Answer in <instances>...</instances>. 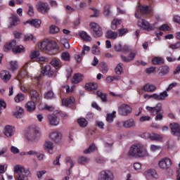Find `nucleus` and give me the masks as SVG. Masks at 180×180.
Here are the masks:
<instances>
[{
  "instance_id": "obj_1",
  "label": "nucleus",
  "mask_w": 180,
  "mask_h": 180,
  "mask_svg": "<svg viewBox=\"0 0 180 180\" xmlns=\"http://www.w3.org/2000/svg\"><path fill=\"white\" fill-rule=\"evenodd\" d=\"M128 155L131 158H143L148 155V152L143 143H134L129 148Z\"/></svg>"
},
{
  "instance_id": "obj_2",
  "label": "nucleus",
  "mask_w": 180,
  "mask_h": 180,
  "mask_svg": "<svg viewBox=\"0 0 180 180\" xmlns=\"http://www.w3.org/2000/svg\"><path fill=\"white\" fill-rule=\"evenodd\" d=\"M14 172L18 174L16 176L17 180H27L29 176H31L30 170L28 169H25V167L20 165H16L14 167Z\"/></svg>"
},
{
  "instance_id": "obj_3",
  "label": "nucleus",
  "mask_w": 180,
  "mask_h": 180,
  "mask_svg": "<svg viewBox=\"0 0 180 180\" xmlns=\"http://www.w3.org/2000/svg\"><path fill=\"white\" fill-rule=\"evenodd\" d=\"M9 50H12L14 54H18L25 51V47L22 45L16 46V40H13L11 42L6 44L4 46L5 51H9Z\"/></svg>"
},
{
  "instance_id": "obj_4",
  "label": "nucleus",
  "mask_w": 180,
  "mask_h": 180,
  "mask_svg": "<svg viewBox=\"0 0 180 180\" xmlns=\"http://www.w3.org/2000/svg\"><path fill=\"white\" fill-rule=\"evenodd\" d=\"M25 137L28 141H37L40 139V131L36 127L31 128L25 134Z\"/></svg>"
},
{
  "instance_id": "obj_5",
  "label": "nucleus",
  "mask_w": 180,
  "mask_h": 180,
  "mask_svg": "<svg viewBox=\"0 0 180 180\" xmlns=\"http://www.w3.org/2000/svg\"><path fill=\"white\" fill-rule=\"evenodd\" d=\"M39 49L42 51H51L57 49V42L54 41H44L39 45Z\"/></svg>"
},
{
  "instance_id": "obj_6",
  "label": "nucleus",
  "mask_w": 180,
  "mask_h": 180,
  "mask_svg": "<svg viewBox=\"0 0 180 180\" xmlns=\"http://www.w3.org/2000/svg\"><path fill=\"white\" fill-rule=\"evenodd\" d=\"M139 12L141 15L146 16V15H149V13L153 12V8L149 6H139L138 7L137 13H135V17L137 19H141V16L139 14Z\"/></svg>"
},
{
  "instance_id": "obj_7",
  "label": "nucleus",
  "mask_w": 180,
  "mask_h": 180,
  "mask_svg": "<svg viewBox=\"0 0 180 180\" xmlns=\"http://www.w3.org/2000/svg\"><path fill=\"white\" fill-rule=\"evenodd\" d=\"M36 8L39 13H42V15H47L49 12H50V6L49 3L38 1L36 5Z\"/></svg>"
},
{
  "instance_id": "obj_8",
  "label": "nucleus",
  "mask_w": 180,
  "mask_h": 180,
  "mask_svg": "<svg viewBox=\"0 0 180 180\" xmlns=\"http://www.w3.org/2000/svg\"><path fill=\"white\" fill-rule=\"evenodd\" d=\"M171 165H172V160H171L169 158H162L158 162L159 168H160V169H163L164 171H168V169L171 168Z\"/></svg>"
},
{
  "instance_id": "obj_9",
  "label": "nucleus",
  "mask_w": 180,
  "mask_h": 180,
  "mask_svg": "<svg viewBox=\"0 0 180 180\" xmlns=\"http://www.w3.org/2000/svg\"><path fill=\"white\" fill-rule=\"evenodd\" d=\"M137 25L139 27H142V29L144 30H147L148 32L154 30V29H155L154 25L150 24V22H148V21L146 20L145 19H140L138 20Z\"/></svg>"
},
{
  "instance_id": "obj_10",
  "label": "nucleus",
  "mask_w": 180,
  "mask_h": 180,
  "mask_svg": "<svg viewBox=\"0 0 180 180\" xmlns=\"http://www.w3.org/2000/svg\"><path fill=\"white\" fill-rule=\"evenodd\" d=\"M131 107L127 104H122L118 107V113L121 116H129L131 113Z\"/></svg>"
},
{
  "instance_id": "obj_11",
  "label": "nucleus",
  "mask_w": 180,
  "mask_h": 180,
  "mask_svg": "<svg viewBox=\"0 0 180 180\" xmlns=\"http://www.w3.org/2000/svg\"><path fill=\"white\" fill-rule=\"evenodd\" d=\"M146 110H148V112H150V113H151L153 116H155V115H158V113H163L161 103H158L156 106L153 108L150 106H146Z\"/></svg>"
},
{
  "instance_id": "obj_12",
  "label": "nucleus",
  "mask_w": 180,
  "mask_h": 180,
  "mask_svg": "<svg viewBox=\"0 0 180 180\" xmlns=\"http://www.w3.org/2000/svg\"><path fill=\"white\" fill-rule=\"evenodd\" d=\"M91 29L94 31V37H101L102 36V28L99 26V25L96 24V22H91L89 25Z\"/></svg>"
},
{
  "instance_id": "obj_13",
  "label": "nucleus",
  "mask_w": 180,
  "mask_h": 180,
  "mask_svg": "<svg viewBox=\"0 0 180 180\" xmlns=\"http://www.w3.org/2000/svg\"><path fill=\"white\" fill-rule=\"evenodd\" d=\"M98 180H113V174L109 170L101 171Z\"/></svg>"
},
{
  "instance_id": "obj_14",
  "label": "nucleus",
  "mask_w": 180,
  "mask_h": 180,
  "mask_svg": "<svg viewBox=\"0 0 180 180\" xmlns=\"http://www.w3.org/2000/svg\"><path fill=\"white\" fill-rule=\"evenodd\" d=\"M170 130L173 136L180 137V124L176 122L170 124Z\"/></svg>"
},
{
  "instance_id": "obj_15",
  "label": "nucleus",
  "mask_w": 180,
  "mask_h": 180,
  "mask_svg": "<svg viewBox=\"0 0 180 180\" xmlns=\"http://www.w3.org/2000/svg\"><path fill=\"white\" fill-rule=\"evenodd\" d=\"M30 96H31V101L34 102V103H40L41 101V98L40 97V94L37 91L32 89L30 91Z\"/></svg>"
},
{
  "instance_id": "obj_16",
  "label": "nucleus",
  "mask_w": 180,
  "mask_h": 180,
  "mask_svg": "<svg viewBox=\"0 0 180 180\" xmlns=\"http://www.w3.org/2000/svg\"><path fill=\"white\" fill-rule=\"evenodd\" d=\"M48 119L51 126H58L60 124V118L55 115H49Z\"/></svg>"
},
{
  "instance_id": "obj_17",
  "label": "nucleus",
  "mask_w": 180,
  "mask_h": 180,
  "mask_svg": "<svg viewBox=\"0 0 180 180\" xmlns=\"http://www.w3.org/2000/svg\"><path fill=\"white\" fill-rule=\"evenodd\" d=\"M4 136L6 137H12L13 136V133H15V127L6 125L4 130Z\"/></svg>"
},
{
  "instance_id": "obj_18",
  "label": "nucleus",
  "mask_w": 180,
  "mask_h": 180,
  "mask_svg": "<svg viewBox=\"0 0 180 180\" xmlns=\"http://www.w3.org/2000/svg\"><path fill=\"white\" fill-rule=\"evenodd\" d=\"M49 139L55 143H58L61 140V133L58 131H53L49 134Z\"/></svg>"
},
{
  "instance_id": "obj_19",
  "label": "nucleus",
  "mask_w": 180,
  "mask_h": 180,
  "mask_svg": "<svg viewBox=\"0 0 180 180\" xmlns=\"http://www.w3.org/2000/svg\"><path fill=\"white\" fill-rule=\"evenodd\" d=\"M42 74H44V75L49 77V78H51V77L54 75V71L51 70V66L48 65L44 67L42 70Z\"/></svg>"
},
{
  "instance_id": "obj_20",
  "label": "nucleus",
  "mask_w": 180,
  "mask_h": 180,
  "mask_svg": "<svg viewBox=\"0 0 180 180\" xmlns=\"http://www.w3.org/2000/svg\"><path fill=\"white\" fill-rule=\"evenodd\" d=\"M44 149L45 151H48L49 154H53V150H54V146L50 141H46L44 143Z\"/></svg>"
},
{
  "instance_id": "obj_21",
  "label": "nucleus",
  "mask_w": 180,
  "mask_h": 180,
  "mask_svg": "<svg viewBox=\"0 0 180 180\" xmlns=\"http://www.w3.org/2000/svg\"><path fill=\"white\" fill-rule=\"evenodd\" d=\"M149 139L152 141H160V143H162L164 136H162V134L152 133L149 135Z\"/></svg>"
},
{
  "instance_id": "obj_22",
  "label": "nucleus",
  "mask_w": 180,
  "mask_h": 180,
  "mask_svg": "<svg viewBox=\"0 0 180 180\" xmlns=\"http://www.w3.org/2000/svg\"><path fill=\"white\" fill-rule=\"evenodd\" d=\"M13 116L17 119H22L25 116V112L21 107H16V111L13 112Z\"/></svg>"
},
{
  "instance_id": "obj_23",
  "label": "nucleus",
  "mask_w": 180,
  "mask_h": 180,
  "mask_svg": "<svg viewBox=\"0 0 180 180\" xmlns=\"http://www.w3.org/2000/svg\"><path fill=\"white\" fill-rule=\"evenodd\" d=\"M7 68L8 70H10V71H16V70L19 68V65H18V61L11 60L7 63Z\"/></svg>"
},
{
  "instance_id": "obj_24",
  "label": "nucleus",
  "mask_w": 180,
  "mask_h": 180,
  "mask_svg": "<svg viewBox=\"0 0 180 180\" xmlns=\"http://www.w3.org/2000/svg\"><path fill=\"white\" fill-rule=\"evenodd\" d=\"M123 126L125 129H131V127H136V122L134 119L131 118L123 122Z\"/></svg>"
},
{
  "instance_id": "obj_25",
  "label": "nucleus",
  "mask_w": 180,
  "mask_h": 180,
  "mask_svg": "<svg viewBox=\"0 0 180 180\" xmlns=\"http://www.w3.org/2000/svg\"><path fill=\"white\" fill-rule=\"evenodd\" d=\"M142 91L145 92H154L157 89L155 85L146 84L141 88Z\"/></svg>"
},
{
  "instance_id": "obj_26",
  "label": "nucleus",
  "mask_w": 180,
  "mask_h": 180,
  "mask_svg": "<svg viewBox=\"0 0 180 180\" xmlns=\"http://www.w3.org/2000/svg\"><path fill=\"white\" fill-rule=\"evenodd\" d=\"M98 89V84L95 82H89L85 84V90L89 91H96Z\"/></svg>"
},
{
  "instance_id": "obj_27",
  "label": "nucleus",
  "mask_w": 180,
  "mask_h": 180,
  "mask_svg": "<svg viewBox=\"0 0 180 180\" xmlns=\"http://www.w3.org/2000/svg\"><path fill=\"white\" fill-rule=\"evenodd\" d=\"M50 64L52 67H54L56 70H60V68L63 67V65H61V60L57 58L52 59Z\"/></svg>"
},
{
  "instance_id": "obj_28",
  "label": "nucleus",
  "mask_w": 180,
  "mask_h": 180,
  "mask_svg": "<svg viewBox=\"0 0 180 180\" xmlns=\"http://www.w3.org/2000/svg\"><path fill=\"white\" fill-rule=\"evenodd\" d=\"M0 77L1 79L4 81V82H6L11 79V74L6 70H2L0 73Z\"/></svg>"
},
{
  "instance_id": "obj_29",
  "label": "nucleus",
  "mask_w": 180,
  "mask_h": 180,
  "mask_svg": "<svg viewBox=\"0 0 180 180\" xmlns=\"http://www.w3.org/2000/svg\"><path fill=\"white\" fill-rule=\"evenodd\" d=\"M75 103V98L74 97H69L66 99L62 100V105L63 106H70V105H72Z\"/></svg>"
},
{
  "instance_id": "obj_30",
  "label": "nucleus",
  "mask_w": 180,
  "mask_h": 180,
  "mask_svg": "<svg viewBox=\"0 0 180 180\" xmlns=\"http://www.w3.org/2000/svg\"><path fill=\"white\" fill-rule=\"evenodd\" d=\"M25 108L27 112H33V110H35L36 109V103H34L33 101H28L25 104Z\"/></svg>"
},
{
  "instance_id": "obj_31",
  "label": "nucleus",
  "mask_w": 180,
  "mask_h": 180,
  "mask_svg": "<svg viewBox=\"0 0 180 180\" xmlns=\"http://www.w3.org/2000/svg\"><path fill=\"white\" fill-rule=\"evenodd\" d=\"M105 37L107 39H112V40H115V39H117V33L112 30H108L105 33Z\"/></svg>"
},
{
  "instance_id": "obj_32",
  "label": "nucleus",
  "mask_w": 180,
  "mask_h": 180,
  "mask_svg": "<svg viewBox=\"0 0 180 180\" xmlns=\"http://www.w3.org/2000/svg\"><path fill=\"white\" fill-rule=\"evenodd\" d=\"M26 23H29L31 25V26H34V27H40V25H41V20L39 19H34L27 21Z\"/></svg>"
},
{
  "instance_id": "obj_33",
  "label": "nucleus",
  "mask_w": 180,
  "mask_h": 180,
  "mask_svg": "<svg viewBox=\"0 0 180 180\" xmlns=\"http://www.w3.org/2000/svg\"><path fill=\"white\" fill-rule=\"evenodd\" d=\"M67 165H70V168L68 171L67 172V175H71V168L74 167V162L70 157H67L65 159Z\"/></svg>"
},
{
  "instance_id": "obj_34",
  "label": "nucleus",
  "mask_w": 180,
  "mask_h": 180,
  "mask_svg": "<svg viewBox=\"0 0 180 180\" xmlns=\"http://www.w3.org/2000/svg\"><path fill=\"white\" fill-rule=\"evenodd\" d=\"M19 22V17L18 15H13L10 18V27L12 26H16Z\"/></svg>"
},
{
  "instance_id": "obj_35",
  "label": "nucleus",
  "mask_w": 180,
  "mask_h": 180,
  "mask_svg": "<svg viewBox=\"0 0 180 180\" xmlns=\"http://www.w3.org/2000/svg\"><path fill=\"white\" fill-rule=\"evenodd\" d=\"M82 81V75L79 73H76L72 80V84H78Z\"/></svg>"
},
{
  "instance_id": "obj_36",
  "label": "nucleus",
  "mask_w": 180,
  "mask_h": 180,
  "mask_svg": "<svg viewBox=\"0 0 180 180\" xmlns=\"http://www.w3.org/2000/svg\"><path fill=\"white\" fill-rule=\"evenodd\" d=\"M152 63L154 65H160L164 64V59L162 58L155 57L152 59Z\"/></svg>"
},
{
  "instance_id": "obj_37",
  "label": "nucleus",
  "mask_w": 180,
  "mask_h": 180,
  "mask_svg": "<svg viewBox=\"0 0 180 180\" xmlns=\"http://www.w3.org/2000/svg\"><path fill=\"white\" fill-rule=\"evenodd\" d=\"M77 123L80 127H86V126H88V121L84 117L79 118L77 120Z\"/></svg>"
},
{
  "instance_id": "obj_38",
  "label": "nucleus",
  "mask_w": 180,
  "mask_h": 180,
  "mask_svg": "<svg viewBox=\"0 0 180 180\" xmlns=\"http://www.w3.org/2000/svg\"><path fill=\"white\" fill-rule=\"evenodd\" d=\"M122 23L121 20H113L111 22V29L112 30H116L117 29V26H119Z\"/></svg>"
},
{
  "instance_id": "obj_39",
  "label": "nucleus",
  "mask_w": 180,
  "mask_h": 180,
  "mask_svg": "<svg viewBox=\"0 0 180 180\" xmlns=\"http://www.w3.org/2000/svg\"><path fill=\"white\" fill-rule=\"evenodd\" d=\"M115 71L117 75H122V74L123 73V63H119L115 68Z\"/></svg>"
},
{
  "instance_id": "obj_40",
  "label": "nucleus",
  "mask_w": 180,
  "mask_h": 180,
  "mask_svg": "<svg viewBox=\"0 0 180 180\" xmlns=\"http://www.w3.org/2000/svg\"><path fill=\"white\" fill-rule=\"evenodd\" d=\"M96 95L100 98L102 102H108V98L106 97V94L102 93L101 91H96Z\"/></svg>"
},
{
  "instance_id": "obj_41",
  "label": "nucleus",
  "mask_w": 180,
  "mask_h": 180,
  "mask_svg": "<svg viewBox=\"0 0 180 180\" xmlns=\"http://www.w3.org/2000/svg\"><path fill=\"white\" fill-rule=\"evenodd\" d=\"M115 117H116V111H113L111 114H107L106 121L108 123H112Z\"/></svg>"
},
{
  "instance_id": "obj_42",
  "label": "nucleus",
  "mask_w": 180,
  "mask_h": 180,
  "mask_svg": "<svg viewBox=\"0 0 180 180\" xmlns=\"http://www.w3.org/2000/svg\"><path fill=\"white\" fill-rule=\"evenodd\" d=\"M110 6L105 4L103 7V15L104 16H110Z\"/></svg>"
},
{
  "instance_id": "obj_43",
  "label": "nucleus",
  "mask_w": 180,
  "mask_h": 180,
  "mask_svg": "<svg viewBox=\"0 0 180 180\" xmlns=\"http://www.w3.org/2000/svg\"><path fill=\"white\" fill-rule=\"evenodd\" d=\"M167 98H168V91L167 90L161 92L158 95L159 101H165V99H167Z\"/></svg>"
},
{
  "instance_id": "obj_44",
  "label": "nucleus",
  "mask_w": 180,
  "mask_h": 180,
  "mask_svg": "<svg viewBox=\"0 0 180 180\" xmlns=\"http://www.w3.org/2000/svg\"><path fill=\"white\" fill-rule=\"evenodd\" d=\"M79 36L85 41H89L91 40V36L88 35L86 32L82 31L79 33Z\"/></svg>"
},
{
  "instance_id": "obj_45",
  "label": "nucleus",
  "mask_w": 180,
  "mask_h": 180,
  "mask_svg": "<svg viewBox=\"0 0 180 180\" xmlns=\"http://www.w3.org/2000/svg\"><path fill=\"white\" fill-rule=\"evenodd\" d=\"M49 32L51 34H56V33H58V32H60V28L56 25H52L49 27Z\"/></svg>"
},
{
  "instance_id": "obj_46",
  "label": "nucleus",
  "mask_w": 180,
  "mask_h": 180,
  "mask_svg": "<svg viewBox=\"0 0 180 180\" xmlns=\"http://www.w3.org/2000/svg\"><path fill=\"white\" fill-rule=\"evenodd\" d=\"M155 174L157 172L154 169H148L144 172L145 176H155Z\"/></svg>"
},
{
  "instance_id": "obj_47",
  "label": "nucleus",
  "mask_w": 180,
  "mask_h": 180,
  "mask_svg": "<svg viewBox=\"0 0 180 180\" xmlns=\"http://www.w3.org/2000/svg\"><path fill=\"white\" fill-rule=\"evenodd\" d=\"M88 162H89V158L85 156H82L78 159L79 164H82L83 165H85V164H88Z\"/></svg>"
},
{
  "instance_id": "obj_48",
  "label": "nucleus",
  "mask_w": 180,
  "mask_h": 180,
  "mask_svg": "<svg viewBox=\"0 0 180 180\" xmlns=\"http://www.w3.org/2000/svg\"><path fill=\"white\" fill-rule=\"evenodd\" d=\"M159 71H160L161 74H162V75H165L167 74H168V72H169V68H168V66L165 65V66H161L159 68Z\"/></svg>"
},
{
  "instance_id": "obj_49",
  "label": "nucleus",
  "mask_w": 180,
  "mask_h": 180,
  "mask_svg": "<svg viewBox=\"0 0 180 180\" xmlns=\"http://www.w3.org/2000/svg\"><path fill=\"white\" fill-rule=\"evenodd\" d=\"M82 56H85V51L83 49L82 50L81 54L75 55V58L77 63H80L81 61H82Z\"/></svg>"
},
{
  "instance_id": "obj_50",
  "label": "nucleus",
  "mask_w": 180,
  "mask_h": 180,
  "mask_svg": "<svg viewBox=\"0 0 180 180\" xmlns=\"http://www.w3.org/2000/svg\"><path fill=\"white\" fill-rule=\"evenodd\" d=\"M22 101H25V95L22 94L20 93L15 97V101L17 103H19V102H22Z\"/></svg>"
},
{
  "instance_id": "obj_51",
  "label": "nucleus",
  "mask_w": 180,
  "mask_h": 180,
  "mask_svg": "<svg viewBox=\"0 0 180 180\" xmlns=\"http://www.w3.org/2000/svg\"><path fill=\"white\" fill-rule=\"evenodd\" d=\"M96 146L94 144L91 145L89 148L84 150V154H91V153L96 151Z\"/></svg>"
},
{
  "instance_id": "obj_52",
  "label": "nucleus",
  "mask_w": 180,
  "mask_h": 180,
  "mask_svg": "<svg viewBox=\"0 0 180 180\" xmlns=\"http://www.w3.org/2000/svg\"><path fill=\"white\" fill-rule=\"evenodd\" d=\"M40 56V52L39 51H32L30 55L31 60H34V58H37Z\"/></svg>"
},
{
  "instance_id": "obj_53",
  "label": "nucleus",
  "mask_w": 180,
  "mask_h": 180,
  "mask_svg": "<svg viewBox=\"0 0 180 180\" xmlns=\"http://www.w3.org/2000/svg\"><path fill=\"white\" fill-rule=\"evenodd\" d=\"M117 36H119V37H122V36H123V34H126V33H127V29L126 28H121L117 30V31L116 32Z\"/></svg>"
},
{
  "instance_id": "obj_54",
  "label": "nucleus",
  "mask_w": 180,
  "mask_h": 180,
  "mask_svg": "<svg viewBox=\"0 0 180 180\" xmlns=\"http://www.w3.org/2000/svg\"><path fill=\"white\" fill-rule=\"evenodd\" d=\"M159 30H162V32H169L171 31V27L167 24H163L159 27Z\"/></svg>"
},
{
  "instance_id": "obj_55",
  "label": "nucleus",
  "mask_w": 180,
  "mask_h": 180,
  "mask_svg": "<svg viewBox=\"0 0 180 180\" xmlns=\"http://www.w3.org/2000/svg\"><path fill=\"white\" fill-rule=\"evenodd\" d=\"M44 98L45 99H53L54 98V93L53 91H47L44 94Z\"/></svg>"
},
{
  "instance_id": "obj_56",
  "label": "nucleus",
  "mask_w": 180,
  "mask_h": 180,
  "mask_svg": "<svg viewBox=\"0 0 180 180\" xmlns=\"http://www.w3.org/2000/svg\"><path fill=\"white\" fill-rule=\"evenodd\" d=\"M61 58L63 61H70V53L68 52L62 53Z\"/></svg>"
},
{
  "instance_id": "obj_57",
  "label": "nucleus",
  "mask_w": 180,
  "mask_h": 180,
  "mask_svg": "<svg viewBox=\"0 0 180 180\" xmlns=\"http://www.w3.org/2000/svg\"><path fill=\"white\" fill-rule=\"evenodd\" d=\"M28 12L27 14L29 16H34V9L33 8V6L31 4H28Z\"/></svg>"
},
{
  "instance_id": "obj_58",
  "label": "nucleus",
  "mask_w": 180,
  "mask_h": 180,
  "mask_svg": "<svg viewBox=\"0 0 180 180\" xmlns=\"http://www.w3.org/2000/svg\"><path fill=\"white\" fill-rule=\"evenodd\" d=\"M169 49H172V50H178V49H180V41H177L176 44H170Z\"/></svg>"
},
{
  "instance_id": "obj_59",
  "label": "nucleus",
  "mask_w": 180,
  "mask_h": 180,
  "mask_svg": "<svg viewBox=\"0 0 180 180\" xmlns=\"http://www.w3.org/2000/svg\"><path fill=\"white\" fill-rule=\"evenodd\" d=\"M150 120H151V117L148 115H144L139 118V121L141 122V123L144 122H150Z\"/></svg>"
},
{
  "instance_id": "obj_60",
  "label": "nucleus",
  "mask_w": 180,
  "mask_h": 180,
  "mask_svg": "<svg viewBox=\"0 0 180 180\" xmlns=\"http://www.w3.org/2000/svg\"><path fill=\"white\" fill-rule=\"evenodd\" d=\"M91 53L93 54H95L96 56L99 55V53H101V51H99V48L98 47V46H94L92 47Z\"/></svg>"
},
{
  "instance_id": "obj_61",
  "label": "nucleus",
  "mask_w": 180,
  "mask_h": 180,
  "mask_svg": "<svg viewBox=\"0 0 180 180\" xmlns=\"http://www.w3.org/2000/svg\"><path fill=\"white\" fill-rule=\"evenodd\" d=\"M37 61H39V63H47L49 62V58H46L44 56H40L37 58Z\"/></svg>"
},
{
  "instance_id": "obj_62",
  "label": "nucleus",
  "mask_w": 180,
  "mask_h": 180,
  "mask_svg": "<svg viewBox=\"0 0 180 180\" xmlns=\"http://www.w3.org/2000/svg\"><path fill=\"white\" fill-rule=\"evenodd\" d=\"M101 68H102L103 74H106V72H108V65L107 64L102 63L101 64Z\"/></svg>"
},
{
  "instance_id": "obj_63",
  "label": "nucleus",
  "mask_w": 180,
  "mask_h": 180,
  "mask_svg": "<svg viewBox=\"0 0 180 180\" xmlns=\"http://www.w3.org/2000/svg\"><path fill=\"white\" fill-rule=\"evenodd\" d=\"M29 40H32V41H34V37H33L32 34H27L25 36V41H29Z\"/></svg>"
},
{
  "instance_id": "obj_64",
  "label": "nucleus",
  "mask_w": 180,
  "mask_h": 180,
  "mask_svg": "<svg viewBox=\"0 0 180 180\" xmlns=\"http://www.w3.org/2000/svg\"><path fill=\"white\" fill-rule=\"evenodd\" d=\"M150 150L152 151H158V150H161V146L157 145H151Z\"/></svg>"
}]
</instances>
